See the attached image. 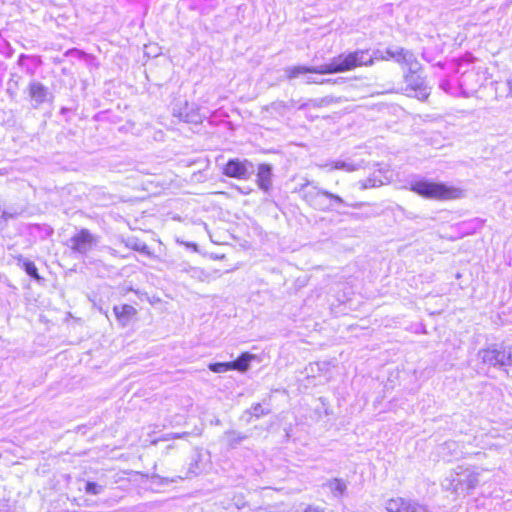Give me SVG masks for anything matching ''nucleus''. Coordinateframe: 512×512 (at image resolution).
<instances>
[{
  "label": "nucleus",
  "instance_id": "1",
  "mask_svg": "<svg viewBox=\"0 0 512 512\" xmlns=\"http://www.w3.org/2000/svg\"><path fill=\"white\" fill-rule=\"evenodd\" d=\"M303 188H305L303 193L305 201L315 209L345 214L348 208L354 207V205L345 198L319 189L317 186H310L309 182L304 185Z\"/></svg>",
  "mask_w": 512,
  "mask_h": 512
},
{
  "label": "nucleus",
  "instance_id": "2",
  "mask_svg": "<svg viewBox=\"0 0 512 512\" xmlns=\"http://www.w3.org/2000/svg\"><path fill=\"white\" fill-rule=\"evenodd\" d=\"M360 53L341 54L333 58L329 63L318 67L292 66L285 69L289 79L298 77L304 73L335 74L352 70V67L361 63Z\"/></svg>",
  "mask_w": 512,
  "mask_h": 512
},
{
  "label": "nucleus",
  "instance_id": "3",
  "mask_svg": "<svg viewBox=\"0 0 512 512\" xmlns=\"http://www.w3.org/2000/svg\"><path fill=\"white\" fill-rule=\"evenodd\" d=\"M480 473L473 468L458 466L443 480L442 487L456 495H467L479 484Z\"/></svg>",
  "mask_w": 512,
  "mask_h": 512
},
{
  "label": "nucleus",
  "instance_id": "4",
  "mask_svg": "<svg viewBox=\"0 0 512 512\" xmlns=\"http://www.w3.org/2000/svg\"><path fill=\"white\" fill-rule=\"evenodd\" d=\"M411 190L420 196L435 200H456L465 195L460 187L424 179L412 182Z\"/></svg>",
  "mask_w": 512,
  "mask_h": 512
},
{
  "label": "nucleus",
  "instance_id": "5",
  "mask_svg": "<svg viewBox=\"0 0 512 512\" xmlns=\"http://www.w3.org/2000/svg\"><path fill=\"white\" fill-rule=\"evenodd\" d=\"M510 347L492 345L478 351V358L483 364L495 367H509Z\"/></svg>",
  "mask_w": 512,
  "mask_h": 512
},
{
  "label": "nucleus",
  "instance_id": "6",
  "mask_svg": "<svg viewBox=\"0 0 512 512\" xmlns=\"http://www.w3.org/2000/svg\"><path fill=\"white\" fill-rule=\"evenodd\" d=\"M360 53L362 56L360 57L361 63L352 67V70L356 67L360 66H371L374 61H389L391 59L396 61L397 58V47H388L385 50H375L372 55H369L366 50H357L352 52L351 54Z\"/></svg>",
  "mask_w": 512,
  "mask_h": 512
},
{
  "label": "nucleus",
  "instance_id": "7",
  "mask_svg": "<svg viewBox=\"0 0 512 512\" xmlns=\"http://www.w3.org/2000/svg\"><path fill=\"white\" fill-rule=\"evenodd\" d=\"M405 83V91L407 92L408 95L414 96L420 100H425L428 98L430 91L426 85L424 78L421 77L418 73H406Z\"/></svg>",
  "mask_w": 512,
  "mask_h": 512
},
{
  "label": "nucleus",
  "instance_id": "8",
  "mask_svg": "<svg viewBox=\"0 0 512 512\" xmlns=\"http://www.w3.org/2000/svg\"><path fill=\"white\" fill-rule=\"evenodd\" d=\"M254 172V165L248 160L232 159L224 167L223 173L228 177L248 179Z\"/></svg>",
  "mask_w": 512,
  "mask_h": 512
},
{
  "label": "nucleus",
  "instance_id": "9",
  "mask_svg": "<svg viewBox=\"0 0 512 512\" xmlns=\"http://www.w3.org/2000/svg\"><path fill=\"white\" fill-rule=\"evenodd\" d=\"M97 244V238L92 235L87 229L80 230L69 240V246L71 249L86 253L91 250Z\"/></svg>",
  "mask_w": 512,
  "mask_h": 512
},
{
  "label": "nucleus",
  "instance_id": "10",
  "mask_svg": "<svg viewBox=\"0 0 512 512\" xmlns=\"http://www.w3.org/2000/svg\"><path fill=\"white\" fill-rule=\"evenodd\" d=\"M385 509L387 512H426L422 506L401 497L387 500Z\"/></svg>",
  "mask_w": 512,
  "mask_h": 512
},
{
  "label": "nucleus",
  "instance_id": "11",
  "mask_svg": "<svg viewBox=\"0 0 512 512\" xmlns=\"http://www.w3.org/2000/svg\"><path fill=\"white\" fill-rule=\"evenodd\" d=\"M320 167L327 171L343 170L346 172H354L364 167V161H355L352 159H339L332 161L331 163L320 165Z\"/></svg>",
  "mask_w": 512,
  "mask_h": 512
},
{
  "label": "nucleus",
  "instance_id": "12",
  "mask_svg": "<svg viewBox=\"0 0 512 512\" xmlns=\"http://www.w3.org/2000/svg\"><path fill=\"white\" fill-rule=\"evenodd\" d=\"M397 54L396 62L406 67L408 73L416 74L421 70V64L411 51L397 47Z\"/></svg>",
  "mask_w": 512,
  "mask_h": 512
},
{
  "label": "nucleus",
  "instance_id": "13",
  "mask_svg": "<svg viewBox=\"0 0 512 512\" xmlns=\"http://www.w3.org/2000/svg\"><path fill=\"white\" fill-rule=\"evenodd\" d=\"M173 114L180 120L187 123H199L202 119L198 108L189 106L187 103L184 104L183 108L174 109Z\"/></svg>",
  "mask_w": 512,
  "mask_h": 512
},
{
  "label": "nucleus",
  "instance_id": "14",
  "mask_svg": "<svg viewBox=\"0 0 512 512\" xmlns=\"http://www.w3.org/2000/svg\"><path fill=\"white\" fill-rule=\"evenodd\" d=\"M257 184L263 191H268L272 185V168L268 164H261L257 172Z\"/></svg>",
  "mask_w": 512,
  "mask_h": 512
},
{
  "label": "nucleus",
  "instance_id": "15",
  "mask_svg": "<svg viewBox=\"0 0 512 512\" xmlns=\"http://www.w3.org/2000/svg\"><path fill=\"white\" fill-rule=\"evenodd\" d=\"M113 311L122 326H125L137 314V310L128 304L114 306Z\"/></svg>",
  "mask_w": 512,
  "mask_h": 512
},
{
  "label": "nucleus",
  "instance_id": "16",
  "mask_svg": "<svg viewBox=\"0 0 512 512\" xmlns=\"http://www.w3.org/2000/svg\"><path fill=\"white\" fill-rule=\"evenodd\" d=\"M255 358V355L250 354L248 352L243 353L238 359H236L231 363V369L237 370L240 372H245L249 369V364L251 360Z\"/></svg>",
  "mask_w": 512,
  "mask_h": 512
},
{
  "label": "nucleus",
  "instance_id": "17",
  "mask_svg": "<svg viewBox=\"0 0 512 512\" xmlns=\"http://www.w3.org/2000/svg\"><path fill=\"white\" fill-rule=\"evenodd\" d=\"M326 487L335 497L343 496L347 489L346 482L338 478L329 480L326 483Z\"/></svg>",
  "mask_w": 512,
  "mask_h": 512
},
{
  "label": "nucleus",
  "instance_id": "18",
  "mask_svg": "<svg viewBox=\"0 0 512 512\" xmlns=\"http://www.w3.org/2000/svg\"><path fill=\"white\" fill-rule=\"evenodd\" d=\"M391 178H392V174L390 173V171L385 170L383 178L377 179L376 177H374V178L367 179L364 184V188L383 185L386 182H389Z\"/></svg>",
  "mask_w": 512,
  "mask_h": 512
},
{
  "label": "nucleus",
  "instance_id": "19",
  "mask_svg": "<svg viewBox=\"0 0 512 512\" xmlns=\"http://www.w3.org/2000/svg\"><path fill=\"white\" fill-rule=\"evenodd\" d=\"M219 230H220V227L219 226H211V229H208L207 232L210 236V239L212 240V242L216 243V244H225L227 243V238L226 236H221L219 235Z\"/></svg>",
  "mask_w": 512,
  "mask_h": 512
},
{
  "label": "nucleus",
  "instance_id": "20",
  "mask_svg": "<svg viewBox=\"0 0 512 512\" xmlns=\"http://www.w3.org/2000/svg\"><path fill=\"white\" fill-rule=\"evenodd\" d=\"M208 367H209V370L214 373H225L227 371L232 370L230 362L211 363V364H209Z\"/></svg>",
  "mask_w": 512,
  "mask_h": 512
},
{
  "label": "nucleus",
  "instance_id": "21",
  "mask_svg": "<svg viewBox=\"0 0 512 512\" xmlns=\"http://www.w3.org/2000/svg\"><path fill=\"white\" fill-rule=\"evenodd\" d=\"M102 490V486L95 482H87L85 485V492L91 495H98Z\"/></svg>",
  "mask_w": 512,
  "mask_h": 512
},
{
  "label": "nucleus",
  "instance_id": "22",
  "mask_svg": "<svg viewBox=\"0 0 512 512\" xmlns=\"http://www.w3.org/2000/svg\"><path fill=\"white\" fill-rule=\"evenodd\" d=\"M47 94V91L42 86L34 84V101H43Z\"/></svg>",
  "mask_w": 512,
  "mask_h": 512
},
{
  "label": "nucleus",
  "instance_id": "23",
  "mask_svg": "<svg viewBox=\"0 0 512 512\" xmlns=\"http://www.w3.org/2000/svg\"><path fill=\"white\" fill-rule=\"evenodd\" d=\"M227 438H228L229 443L231 445H235V444L240 443L242 440H244L246 438V436L241 435V434L236 433V432H228L227 433Z\"/></svg>",
  "mask_w": 512,
  "mask_h": 512
},
{
  "label": "nucleus",
  "instance_id": "24",
  "mask_svg": "<svg viewBox=\"0 0 512 512\" xmlns=\"http://www.w3.org/2000/svg\"><path fill=\"white\" fill-rule=\"evenodd\" d=\"M474 76H476V75L473 73H467L462 76V85L468 87L471 91L476 90L475 86H470V82Z\"/></svg>",
  "mask_w": 512,
  "mask_h": 512
},
{
  "label": "nucleus",
  "instance_id": "25",
  "mask_svg": "<svg viewBox=\"0 0 512 512\" xmlns=\"http://www.w3.org/2000/svg\"><path fill=\"white\" fill-rule=\"evenodd\" d=\"M176 437H179L177 434H167L159 439H154L151 444L156 445L159 441H168L171 439H174Z\"/></svg>",
  "mask_w": 512,
  "mask_h": 512
},
{
  "label": "nucleus",
  "instance_id": "26",
  "mask_svg": "<svg viewBox=\"0 0 512 512\" xmlns=\"http://www.w3.org/2000/svg\"><path fill=\"white\" fill-rule=\"evenodd\" d=\"M253 414L257 417L265 414L263 409L261 408V406L259 404H257L256 406L253 407Z\"/></svg>",
  "mask_w": 512,
  "mask_h": 512
},
{
  "label": "nucleus",
  "instance_id": "27",
  "mask_svg": "<svg viewBox=\"0 0 512 512\" xmlns=\"http://www.w3.org/2000/svg\"><path fill=\"white\" fill-rule=\"evenodd\" d=\"M506 85L508 87L507 97L512 98V76L506 80Z\"/></svg>",
  "mask_w": 512,
  "mask_h": 512
},
{
  "label": "nucleus",
  "instance_id": "28",
  "mask_svg": "<svg viewBox=\"0 0 512 512\" xmlns=\"http://www.w3.org/2000/svg\"><path fill=\"white\" fill-rule=\"evenodd\" d=\"M1 218L4 220V221H9V220H13L15 219V214H11V213H8L6 211H3L2 212V216Z\"/></svg>",
  "mask_w": 512,
  "mask_h": 512
},
{
  "label": "nucleus",
  "instance_id": "29",
  "mask_svg": "<svg viewBox=\"0 0 512 512\" xmlns=\"http://www.w3.org/2000/svg\"><path fill=\"white\" fill-rule=\"evenodd\" d=\"M25 271L28 275L32 276V264L30 262L24 263Z\"/></svg>",
  "mask_w": 512,
  "mask_h": 512
},
{
  "label": "nucleus",
  "instance_id": "30",
  "mask_svg": "<svg viewBox=\"0 0 512 512\" xmlns=\"http://www.w3.org/2000/svg\"><path fill=\"white\" fill-rule=\"evenodd\" d=\"M307 84L318 83L314 78L308 77L306 80Z\"/></svg>",
  "mask_w": 512,
  "mask_h": 512
},
{
  "label": "nucleus",
  "instance_id": "31",
  "mask_svg": "<svg viewBox=\"0 0 512 512\" xmlns=\"http://www.w3.org/2000/svg\"><path fill=\"white\" fill-rule=\"evenodd\" d=\"M454 446H456V444H455V443H453V442H451V443H446V444H445V446H444L443 448H449V449H450V448H452V447H454Z\"/></svg>",
  "mask_w": 512,
  "mask_h": 512
},
{
  "label": "nucleus",
  "instance_id": "32",
  "mask_svg": "<svg viewBox=\"0 0 512 512\" xmlns=\"http://www.w3.org/2000/svg\"><path fill=\"white\" fill-rule=\"evenodd\" d=\"M27 90L29 92V94L32 96V82H30L27 86Z\"/></svg>",
  "mask_w": 512,
  "mask_h": 512
},
{
  "label": "nucleus",
  "instance_id": "33",
  "mask_svg": "<svg viewBox=\"0 0 512 512\" xmlns=\"http://www.w3.org/2000/svg\"><path fill=\"white\" fill-rule=\"evenodd\" d=\"M509 366H512V347H510V357H509Z\"/></svg>",
  "mask_w": 512,
  "mask_h": 512
},
{
  "label": "nucleus",
  "instance_id": "34",
  "mask_svg": "<svg viewBox=\"0 0 512 512\" xmlns=\"http://www.w3.org/2000/svg\"><path fill=\"white\" fill-rule=\"evenodd\" d=\"M316 365L319 366V367H320V365H322L324 368H327L328 363L327 362H323V363H317Z\"/></svg>",
  "mask_w": 512,
  "mask_h": 512
},
{
  "label": "nucleus",
  "instance_id": "35",
  "mask_svg": "<svg viewBox=\"0 0 512 512\" xmlns=\"http://www.w3.org/2000/svg\"><path fill=\"white\" fill-rule=\"evenodd\" d=\"M33 275H34V279H35V278H38V274H37V272H36V269H35V268H34Z\"/></svg>",
  "mask_w": 512,
  "mask_h": 512
}]
</instances>
